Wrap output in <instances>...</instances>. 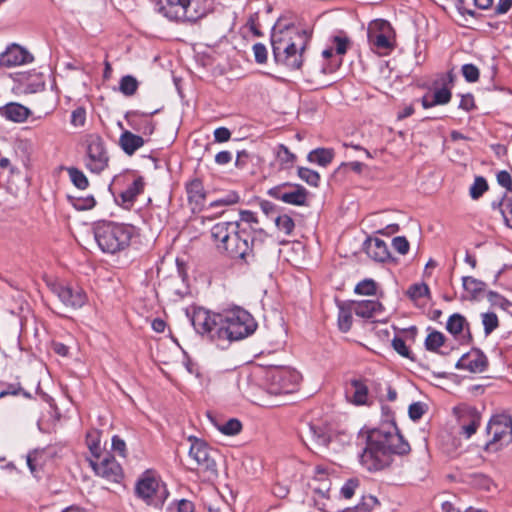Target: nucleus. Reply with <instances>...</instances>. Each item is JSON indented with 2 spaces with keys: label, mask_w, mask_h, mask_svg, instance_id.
Segmentation results:
<instances>
[{
  "label": "nucleus",
  "mask_w": 512,
  "mask_h": 512,
  "mask_svg": "<svg viewBox=\"0 0 512 512\" xmlns=\"http://www.w3.org/2000/svg\"><path fill=\"white\" fill-rule=\"evenodd\" d=\"M465 326H468V322L466 318L459 313L452 314L446 323L447 331L455 337L464 331Z\"/></svg>",
  "instance_id": "nucleus-27"
},
{
  "label": "nucleus",
  "mask_w": 512,
  "mask_h": 512,
  "mask_svg": "<svg viewBox=\"0 0 512 512\" xmlns=\"http://www.w3.org/2000/svg\"><path fill=\"white\" fill-rule=\"evenodd\" d=\"M350 389L346 390V396L350 402L355 405H364L368 399V387L367 385L357 379H353L350 382Z\"/></svg>",
  "instance_id": "nucleus-24"
},
{
  "label": "nucleus",
  "mask_w": 512,
  "mask_h": 512,
  "mask_svg": "<svg viewBox=\"0 0 512 512\" xmlns=\"http://www.w3.org/2000/svg\"><path fill=\"white\" fill-rule=\"evenodd\" d=\"M86 111L83 107H78L72 111L71 124L75 127H80L85 124Z\"/></svg>",
  "instance_id": "nucleus-52"
},
{
  "label": "nucleus",
  "mask_w": 512,
  "mask_h": 512,
  "mask_svg": "<svg viewBox=\"0 0 512 512\" xmlns=\"http://www.w3.org/2000/svg\"><path fill=\"white\" fill-rule=\"evenodd\" d=\"M112 449L114 452H117L120 456H122V457L126 456L125 441L117 435L112 437Z\"/></svg>",
  "instance_id": "nucleus-55"
},
{
  "label": "nucleus",
  "mask_w": 512,
  "mask_h": 512,
  "mask_svg": "<svg viewBox=\"0 0 512 512\" xmlns=\"http://www.w3.org/2000/svg\"><path fill=\"white\" fill-rule=\"evenodd\" d=\"M231 132L226 127H219L214 131V138L216 142H226L230 139Z\"/></svg>",
  "instance_id": "nucleus-57"
},
{
  "label": "nucleus",
  "mask_w": 512,
  "mask_h": 512,
  "mask_svg": "<svg viewBox=\"0 0 512 512\" xmlns=\"http://www.w3.org/2000/svg\"><path fill=\"white\" fill-rule=\"evenodd\" d=\"M135 491L147 505L155 507L161 506L166 498L165 486L149 472L137 482Z\"/></svg>",
  "instance_id": "nucleus-9"
},
{
  "label": "nucleus",
  "mask_w": 512,
  "mask_h": 512,
  "mask_svg": "<svg viewBox=\"0 0 512 512\" xmlns=\"http://www.w3.org/2000/svg\"><path fill=\"white\" fill-rule=\"evenodd\" d=\"M191 322L199 335L222 349L227 348L233 341L250 336L257 327L252 315L242 308L225 313H212L197 308L192 314Z\"/></svg>",
  "instance_id": "nucleus-1"
},
{
  "label": "nucleus",
  "mask_w": 512,
  "mask_h": 512,
  "mask_svg": "<svg viewBox=\"0 0 512 512\" xmlns=\"http://www.w3.org/2000/svg\"><path fill=\"white\" fill-rule=\"evenodd\" d=\"M409 417L413 420H419L425 413V405L421 402L412 403L409 406Z\"/></svg>",
  "instance_id": "nucleus-53"
},
{
  "label": "nucleus",
  "mask_w": 512,
  "mask_h": 512,
  "mask_svg": "<svg viewBox=\"0 0 512 512\" xmlns=\"http://www.w3.org/2000/svg\"><path fill=\"white\" fill-rule=\"evenodd\" d=\"M335 157L331 148H317L309 152L307 160H332Z\"/></svg>",
  "instance_id": "nucleus-41"
},
{
  "label": "nucleus",
  "mask_w": 512,
  "mask_h": 512,
  "mask_svg": "<svg viewBox=\"0 0 512 512\" xmlns=\"http://www.w3.org/2000/svg\"><path fill=\"white\" fill-rule=\"evenodd\" d=\"M488 365L487 357L478 349L464 354L457 362L456 367L471 373H481Z\"/></svg>",
  "instance_id": "nucleus-18"
},
{
  "label": "nucleus",
  "mask_w": 512,
  "mask_h": 512,
  "mask_svg": "<svg viewBox=\"0 0 512 512\" xmlns=\"http://www.w3.org/2000/svg\"><path fill=\"white\" fill-rule=\"evenodd\" d=\"M178 512H194V504L186 499H182L177 505Z\"/></svg>",
  "instance_id": "nucleus-62"
},
{
  "label": "nucleus",
  "mask_w": 512,
  "mask_h": 512,
  "mask_svg": "<svg viewBox=\"0 0 512 512\" xmlns=\"http://www.w3.org/2000/svg\"><path fill=\"white\" fill-rule=\"evenodd\" d=\"M253 52L257 63L263 64L267 61V49L265 45L261 43L254 44Z\"/></svg>",
  "instance_id": "nucleus-54"
},
{
  "label": "nucleus",
  "mask_w": 512,
  "mask_h": 512,
  "mask_svg": "<svg viewBox=\"0 0 512 512\" xmlns=\"http://www.w3.org/2000/svg\"><path fill=\"white\" fill-rule=\"evenodd\" d=\"M407 294L412 300H418L429 295V287L425 283H416L409 287Z\"/></svg>",
  "instance_id": "nucleus-40"
},
{
  "label": "nucleus",
  "mask_w": 512,
  "mask_h": 512,
  "mask_svg": "<svg viewBox=\"0 0 512 512\" xmlns=\"http://www.w3.org/2000/svg\"><path fill=\"white\" fill-rule=\"evenodd\" d=\"M159 12L177 22H195L213 10L211 0H158Z\"/></svg>",
  "instance_id": "nucleus-5"
},
{
  "label": "nucleus",
  "mask_w": 512,
  "mask_h": 512,
  "mask_svg": "<svg viewBox=\"0 0 512 512\" xmlns=\"http://www.w3.org/2000/svg\"><path fill=\"white\" fill-rule=\"evenodd\" d=\"M89 464L96 475L110 482L118 483L122 479V468L109 453H104L96 459H89Z\"/></svg>",
  "instance_id": "nucleus-12"
},
{
  "label": "nucleus",
  "mask_w": 512,
  "mask_h": 512,
  "mask_svg": "<svg viewBox=\"0 0 512 512\" xmlns=\"http://www.w3.org/2000/svg\"><path fill=\"white\" fill-rule=\"evenodd\" d=\"M240 200V196L236 191H229L225 195L219 197L218 199L212 201L210 203V207L217 208L221 206H230L238 203Z\"/></svg>",
  "instance_id": "nucleus-35"
},
{
  "label": "nucleus",
  "mask_w": 512,
  "mask_h": 512,
  "mask_svg": "<svg viewBox=\"0 0 512 512\" xmlns=\"http://www.w3.org/2000/svg\"><path fill=\"white\" fill-rule=\"evenodd\" d=\"M482 324L486 335L492 333L499 325L498 317L493 312L482 314Z\"/></svg>",
  "instance_id": "nucleus-39"
},
{
  "label": "nucleus",
  "mask_w": 512,
  "mask_h": 512,
  "mask_svg": "<svg viewBox=\"0 0 512 512\" xmlns=\"http://www.w3.org/2000/svg\"><path fill=\"white\" fill-rule=\"evenodd\" d=\"M68 200L70 204L79 211L92 209L96 204V201L92 195L85 197L69 195Z\"/></svg>",
  "instance_id": "nucleus-30"
},
{
  "label": "nucleus",
  "mask_w": 512,
  "mask_h": 512,
  "mask_svg": "<svg viewBox=\"0 0 512 512\" xmlns=\"http://www.w3.org/2000/svg\"><path fill=\"white\" fill-rule=\"evenodd\" d=\"M365 251L370 258L378 262H384L390 258L387 244L379 238L368 239L365 242Z\"/></svg>",
  "instance_id": "nucleus-23"
},
{
  "label": "nucleus",
  "mask_w": 512,
  "mask_h": 512,
  "mask_svg": "<svg viewBox=\"0 0 512 512\" xmlns=\"http://www.w3.org/2000/svg\"><path fill=\"white\" fill-rule=\"evenodd\" d=\"M462 282L464 289L473 297H476L480 292L484 290V282L471 276L463 277Z\"/></svg>",
  "instance_id": "nucleus-33"
},
{
  "label": "nucleus",
  "mask_w": 512,
  "mask_h": 512,
  "mask_svg": "<svg viewBox=\"0 0 512 512\" xmlns=\"http://www.w3.org/2000/svg\"><path fill=\"white\" fill-rule=\"evenodd\" d=\"M213 451L203 441L195 439L190 447L189 456L193 459L197 466L204 472L211 475L217 474V464L212 456Z\"/></svg>",
  "instance_id": "nucleus-13"
},
{
  "label": "nucleus",
  "mask_w": 512,
  "mask_h": 512,
  "mask_svg": "<svg viewBox=\"0 0 512 512\" xmlns=\"http://www.w3.org/2000/svg\"><path fill=\"white\" fill-rule=\"evenodd\" d=\"M451 100V92L448 88L442 87L437 89L433 94L432 104L443 105Z\"/></svg>",
  "instance_id": "nucleus-46"
},
{
  "label": "nucleus",
  "mask_w": 512,
  "mask_h": 512,
  "mask_svg": "<svg viewBox=\"0 0 512 512\" xmlns=\"http://www.w3.org/2000/svg\"><path fill=\"white\" fill-rule=\"evenodd\" d=\"M500 209L506 224L512 228V199L504 198L500 204Z\"/></svg>",
  "instance_id": "nucleus-48"
},
{
  "label": "nucleus",
  "mask_w": 512,
  "mask_h": 512,
  "mask_svg": "<svg viewBox=\"0 0 512 512\" xmlns=\"http://www.w3.org/2000/svg\"><path fill=\"white\" fill-rule=\"evenodd\" d=\"M392 247L401 255H405L409 251V242L404 236H397L392 240Z\"/></svg>",
  "instance_id": "nucleus-51"
},
{
  "label": "nucleus",
  "mask_w": 512,
  "mask_h": 512,
  "mask_svg": "<svg viewBox=\"0 0 512 512\" xmlns=\"http://www.w3.org/2000/svg\"><path fill=\"white\" fill-rule=\"evenodd\" d=\"M275 224L278 230L283 232L285 235L291 234L295 227L293 219L286 214L278 216L275 219Z\"/></svg>",
  "instance_id": "nucleus-38"
},
{
  "label": "nucleus",
  "mask_w": 512,
  "mask_h": 512,
  "mask_svg": "<svg viewBox=\"0 0 512 512\" xmlns=\"http://www.w3.org/2000/svg\"><path fill=\"white\" fill-rule=\"evenodd\" d=\"M33 60L32 55L23 47L13 44L1 55L0 61L3 66L15 67Z\"/></svg>",
  "instance_id": "nucleus-20"
},
{
  "label": "nucleus",
  "mask_w": 512,
  "mask_h": 512,
  "mask_svg": "<svg viewBox=\"0 0 512 512\" xmlns=\"http://www.w3.org/2000/svg\"><path fill=\"white\" fill-rule=\"evenodd\" d=\"M445 339L442 332L432 330L425 339V348L431 352H438L439 348L444 345Z\"/></svg>",
  "instance_id": "nucleus-29"
},
{
  "label": "nucleus",
  "mask_w": 512,
  "mask_h": 512,
  "mask_svg": "<svg viewBox=\"0 0 512 512\" xmlns=\"http://www.w3.org/2000/svg\"><path fill=\"white\" fill-rule=\"evenodd\" d=\"M457 414L458 423L461 428L462 434L466 438L474 435L481 423L480 412L471 406H463L455 409Z\"/></svg>",
  "instance_id": "nucleus-14"
},
{
  "label": "nucleus",
  "mask_w": 512,
  "mask_h": 512,
  "mask_svg": "<svg viewBox=\"0 0 512 512\" xmlns=\"http://www.w3.org/2000/svg\"><path fill=\"white\" fill-rule=\"evenodd\" d=\"M89 160H108L102 140L98 137L91 138L87 146Z\"/></svg>",
  "instance_id": "nucleus-26"
},
{
  "label": "nucleus",
  "mask_w": 512,
  "mask_h": 512,
  "mask_svg": "<svg viewBox=\"0 0 512 512\" xmlns=\"http://www.w3.org/2000/svg\"><path fill=\"white\" fill-rule=\"evenodd\" d=\"M474 106H475L474 97L472 94L462 95L460 104H459V108H461L465 111H470L474 108Z\"/></svg>",
  "instance_id": "nucleus-58"
},
{
  "label": "nucleus",
  "mask_w": 512,
  "mask_h": 512,
  "mask_svg": "<svg viewBox=\"0 0 512 512\" xmlns=\"http://www.w3.org/2000/svg\"><path fill=\"white\" fill-rule=\"evenodd\" d=\"M251 246L249 243V235L240 228L231 236L223 253L234 259H243L249 255Z\"/></svg>",
  "instance_id": "nucleus-15"
},
{
  "label": "nucleus",
  "mask_w": 512,
  "mask_h": 512,
  "mask_svg": "<svg viewBox=\"0 0 512 512\" xmlns=\"http://www.w3.org/2000/svg\"><path fill=\"white\" fill-rule=\"evenodd\" d=\"M48 286L53 294L71 309L81 308L87 301L84 290L78 286L67 285L61 282H49Z\"/></svg>",
  "instance_id": "nucleus-10"
},
{
  "label": "nucleus",
  "mask_w": 512,
  "mask_h": 512,
  "mask_svg": "<svg viewBox=\"0 0 512 512\" xmlns=\"http://www.w3.org/2000/svg\"><path fill=\"white\" fill-rule=\"evenodd\" d=\"M186 193L193 212H200L205 204L206 191L200 179L195 178L186 183Z\"/></svg>",
  "instance_id": "nucleus-19"
},
{
  "label": "nucleus",
  "mask_w": 512,
  "mask_h": 512,
  "mask_svg": "<svg viewBox=\"0 0 512 512\" xmlns=\"http://www.w3.org/2000/svg\"><path fill=\"white\" fill-rule=\"evenodd\" d=\"M309 433L318 445L324 447L328 446L330 442V435L328 434L326 428L310 424Z\"/></svg>",
  "instance_id": "nucleus-31"
},
{
  "label": "nucleus",
  "mask_w": 512,
  "mask_h": 512,
  "mask_svg": "<svg viewBox=\"0 0 512 512\" xmlns=\"http://www.w3.org/2000/svg\"><path fill=\"white\" fill-rule=\"evenodd\" d=\"M464 79L469 83H474L479 80L480 71L474 64H464L461 68Z\"/></svg>",
  "instance_id": "nucleus-44"
},
{
  "label": "nucleus",
  "mask_w": 512,
  "mask_h": 512,
  "mask_svg": "<svg viewBox=\"0 0 512 512\" xmlns=\"http://www.w3.org/2000/svg\"><path fill=\"white\" fill-rule=\"evenodd\" d=\"M134 229L130 225L102 221L94 227V237L104 253L115 254L126 249L131 242Z\"/></svg>",
  "instance_id": "nucleus-4"
},
{
  "label": "nucleus",
  "mask_w": 512,
  "mask_h": 512,
  "mask_svg": "<svg viewBox=\"0 0 512 512\" xmlns=\"http://www.w3.org/2000/svg\"><path fill=\"white\" fill-rule=\"evenodd\" d=\"M487 435L491 439L486 442V452H497L512 441V418L507 414H497L491 417L486 426Z\"/></svg>",
  "instance_id": "nucleus-6"
},
{
  "label": "nucleus",
  "mask_w": 512,
  "mask_h": 512,
  "mask_svg": "<svg viewBox=\"0 0 512 512\" xmlns=\"http://www.w3.org/2000/svg\"><path fill=\"white\" fill-rule=\"evenodd\" d=\"M298 175L311 186H317L320 180V176L316 171L304 167L298 168Z\"/></svg>",
  "instance_id": "nucleus-43"
},
{
  "label": "nucleus",
  "mask_w": 512,
  "mask_h": 512,
  "mask_svg": "<svg viewBox=\"0 0 512 512\" xmlns=\"http://www.w3.org/2000/svg\"><path fill=\"white\" fill-rule=\"evenodd\" d=\"M352 312H354L352 302L349 304V307L339 306L338 327L342 332L350 330L352 326Z\"/></svg>",
  "instance_id": "nucleus-28"
},
{
  "label": "nucleus",
  "mask_w": 512,
  "mask_h": 512,
  "mask_svg": "<svg viewBox=\"0 0 512 512\" xmlns=\"http://www.w3.org/2000/svg\"><path fill=\"white\" fill-rule=\"evenodd\" d=\"M268 194L286 204L303 206L307 202L308 191L301 185L283 183L268 191Z\"/></svg>",
  "instance_id": "nucleus-11"
},
{
  "label": "nucleus",
  "mask_w": 512,
  "mask_h": 512,
  "mask_svg": "<svg viewBox=\"0 0 512 512\" xmlns=\"http://www.w3.org/2000/svg\"><path fill=\"white\" fill-rule=\"evenodd\" d=\"M488 190V183L482 176H477L473 184L469 188V195L473 200H477L483 196Z\"/></svg>",
  "instance_id": "nucleus-32"
},
{
  "label": "nucleus",
  "mask_w": 512,
  "mask_h": 512,
  "mask_svg": "<svg viewBox=\"0 0 512 512\" xmlns=\"http://www.w3.org/2000/svg\"><path fill=\"white\" fill-rule=\"evenodd\" d=\"M308 41L309 35L304 30L287 27L284 30L273 31L271 45L276 63L292 70L299 69Z\"/></svg>",
  "instance_id": "nucleus-3"
},
{
  "label": "nucleus",
  "mask_w": 512,
  "mask_h": 512,
  "mask_svg": "<svg viewBox=\"0 0 512 512\" xmlns=\"http://www.w3.org/2000/svg\"><path fill=\"white\" fill-rule=\"evenodd\" d=\"M30 115V109L17 102H10L4 106H0V116L12 122H24Z\"/></svg>",
  "instance_id": "nucleus-22"
},
{
  "label": "nucleus",
  "mask_w": 512,
  "mask_h": 512,
  "mask_svg": "<svg viewBox=\"0 0 512 512\" xmlns=\"http://www.w3.org/2000/svg\"><path fill=\"white\" fill-rule=\"evenodd\" d=\"M138 88L137 80L130 75L124 76L120 80V91L126 96H132L136 93Z\"/></svg>",
  "instance_id": "nucleus-37"
},
{
  "label": "nucleus",
  "mask_w": 512,
  "mask_h": 512,
  "mask_svg": "<svg viewBox=\"0 0 512 512\" xmlns=\"http://www.w3.org/2000/svg\"><path fill=\"white\" fill-rule=\"evenodd\" d=\"M363 163L362 162H342L341 167H343L345 170H352L356 173H361L363 169Z\"/></svg>",
  "instance_id": "nucleus-63"
},
{
  "label": "nucleus",
  "mask_w": 512,
  "mask_h": 512,
  "mask_svg": "<svg viewBox=\"0 0 512 512\" xmlns=\"http://www.w3.org/2000/svg\"><path fill=\"white\" fill-rule=\"evenodd\" d=\"M497 181L502 187L512 190L511 175L507 171H500L497 174Z\"/></svg>",
  "instance_id": "nucleus-56"
},
{
  "label": "nucleus",
  "mask_w": 512,
  "mask_h": 512,
  "mask_svg": "<svg viewBox=\"0 0 512 512\" xmlns=\"http://www.w3.org/2000/svg\"><path fill=\"white\" fill-rule=\"evenodd\" d=\"M241 429V422L235 418L228 420L220 427V431L225 435H236L241 431Z\"/></svg>",
  "instance_id": "nucleus-45"
},
{
  "label": "nucleus",
  "mask_w": 512,
  "mask_h": 512,
  "mask_svg": "<svg viewBox=\"0 0 512 512\" xmlns=\"http://www.w3.org/2000/svg\"><path fill=\"white\" fill-rule=\"evenodd\" d=\"M257 14H252L250 15L248 21H247V25L249 26L251 32L255 35V36H261V32L259 30V27H258V23H257Z\"/></svg>",
  "instance_id": "nucleus-61"
},
{
  "label": "nucleus",
  "mask_w": 512,
  "mask_h": 512,
  "mask_svg": "<svg viewBox=\"0 0 512 512\" xmlns=\"http://www.w3.org/2000/svg\"><path fill=\"white\" fill-rule=\"evenodd\" d=\"M354 292L360 295H374L376 283L372 279H365L356 285Z\"/></svg>",
  "instance_id": "nucleus-42"
},
{
  "label": "nucleus",
  "mask_w": 512,
  "mask_h": 512,
  "mask_svg": "<svg viewBox=\"0 0 512 512\" xmlns=\"http://www.w3.org/2000/svg\"><path fill=\"white\" fill-rule=\"evenodd\" d=\"M166 323L160 318H156L152 321V328L157 333H162L165 330Z\"/></svg>",
  "instance_id": "nucleus-64"
},
{
  "label": "nucleus",
  "mask_w": 512,
  "mask_h": 512,
  "mask_svg": "<svg viewBox=\"0 0 512 512\" xmlns=\"http://www.w3.org/2000/svg\"><path fill=\"white\" fill-rule=\"evenodd\" d=\"M410 445L396 428L374 429L367 437V444L360 455V463L368 471H378L388 467L393 455L409 453Z\"/></svg>",
  "instance_id": "nucleus-2"
},
{
  "label": "nucleus",
  "mask_w": 512,
  "mask_h": 512,
  "mask_svg": "<svg viewBox=\"0 0 512 512\" xmlns=\"http://www.w3.org/2000/svg\"><path fill=\"white\" fill-rule=\"evenodd\" d=\"M333 43L335 45V51L338 55H344L349 47L350 40L346 36H334Z\"/></svg>",
  "instance_id": "nucleus-50"
},
{
  "label": "nucleus",
  "mask_w": 512,
  "mask_h": 512,
  "mask_svg": "<svg viewBox=\"0 0 512 512\" xmlns=\"http://www.w3.org/2000/svg\"><path fill=\"white\" fill-rule=\"evenodd\" d=\"M266 379L269 393L274 395L288 394L296 389L301 375L296 370L288 367H274L267 371Z\"/></svg>",
  "instance_id": "nucleus-8"
},
{
  "label": "nucleus",
  "mask_w": 512,
  "mask_h": 512,
  "mask_svg": "<svg viewBox=\"0 0 512 512\" xmlns=\"http://www.w3.org/2000/svg\"><path fill=\"white\" fill-rule=\"evenodd\" d=\"M371 49L379 55H388L395 46V33L390 23L383 19L371 21L367 28Z\"/></svg>",
  "instance_id": "nucleus-7"
},
{
  "label": "nucleus",
  "mask_w": 512,
  "mask_h": 512,
  "mask_svg": "<svg viewBox=\"0 0 512 512\" xmlns=\"http://www.w3.org/2000/svg\"><path fill=\"white\" fill-rule=\"evenodd\" d=\"M353 311L355 314L362 318H377V321H380L378 318L383 311V306L379 301L375 300H363V301H353Z\"/></svg>",
  "instance_id": "nucleus-21"
},
{
  "label": "nucleus",
  "mask_w": 512,
  "mask_h": 512,
  "mask_svg": "<svg viewBox=\"0 0 512 512\" xmlns=\"http://www.w3.org/2000/svg\"><path fill=\"white\" fill-rule=\"evenodd\" d=\"M393 349L401 356L411 359V351L407 347L405 341L400 337H395L392 340Z\"/></svg>",
  "instance_id": "nucleus-49"
},
{
  "label": "nucleus",
  "mask_w": 512,
  "mask_h": 512,
  "mask_svg": "<svg viewBox=\"0 0 512 512\" xmlns=\"http://www.w3.org/2000/svg\"><path fill=\"white\" fill-rule=\"evenodd\" d=\"M72 183L81 190L88 187L89 182L85 174L77 168L69 167L66 169Z\"/></svg>",
  "instance_id": "nucleus-34"
},
{
  "label": "nucleus",
  "mask_w": 512,
  "mask_h": 512,
  "mask_svg": "<svg viewBox=\"0 0 512 512\" xmlns=\"http://www.w3.org/2000/svg\"><path fill=\"white\" fill-rule=\"evenodd\" d=\"M359 486L358 479H349L341 488L340 493L343 498L350 499L355 494L356 489Z\"/></svg>",
  "instance_id": "nucleus-47"
},
{
  "label": "nucleus",
  "mask_w": 512,
  "mask_h": 512,
  "mask_svg": "<svg viewBox=\"0 0 512 512\" xmlns=\"http://www.w3.org/2000/svg\"><path fill=\"white\" fill-rule=\"evenodd\" d=\"M131 176V183L122 190L116 198L117 203L125 209H130L134 205L137 197L143 193L145 186L144 180L141 176Z\"/></svg>",
  "instance_id": "nucleus-17"
},
{
  "label": "nucleus",
  "mask_w": 512,
  "mask_h": 512,
  "mask_svg": "<svg viewBox=\"0 0 512 512\" xmlns=\"http://www.w3.org/2000/svg\"><path fill=\"white\" fill-rule=\"evenodd\" d=\"M512 7V0H499L496 8L495 13L496 14H505L507 13Z\"/></svg>",
  "instance_id": "nucleus-60"
},
{
  "label": "nucleus",
  "mask_w": 512,
  "mask_h": 512,
  "mask_svg": "<svg viewBox=\"0 0 512 512\" xmlns=\"http://www.w3.org/2000/svg\"><path fill=\"white\" fill-rule=\"evenodd\" d=\"M240 228L238 222H219L211 228V237L219 252L223 253L231 236Z\"/></svg>",
  "instance_id": "nucleus-16"
},
{
  "label": "nucleus",
  "mask_w": 512,
  "mask_h": 512,
  "mask_svg": "<svg viewBox=\"0 0 512 512\" xmlns=\"http://www.w3.org/2000/svg\"><path fill=\"white\" fill-rule=\"evenodd\" d=\"M278 160H294L295 155L292 154L285 146L279 145L276 151Z\"/></svg>",
  "instance_id": "nucleus-59"
},
{
  "label": "nucleus",
  "mask_w": 512,
  "mask_h": 512,
  "mask_svg": "<svg viewBox=\"0 0 512 512\" xmlns=\"http://www.w3.org/2000/svg\"><path fill=\"white\" fill-rule=\"evenodd\" d=\"M86 442L90 452L92 453V459H96L103 455L101 453L100 438L98 431L89 432L87 434Z\"/></svg>",
  "instance_id": "nucleus-36"
},
{
  "label": "nucleus",
  "mask_w": 512,
  "mask_h": 512,
  "mask_svg": "<svg viewBox=\"0 0 512 512\" xmlns=\"http://www.w3.org/2000/svg\"><path fill=\"white\" fill-rule=\"evenodd\" d=\"M143 144L144 140L141 136L135 135L129 131L123 132L120 137V145L129 156L132 155L138 148L143 146Z\"/></svg>",
  "instance_id": "nucleus-25"
}]
</instances>
